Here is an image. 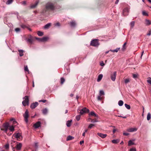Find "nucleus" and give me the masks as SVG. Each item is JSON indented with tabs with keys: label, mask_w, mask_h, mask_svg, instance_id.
I'll return each instance as SVG.
<instances>
[{
	"label": "nucleus",
	"mask_w": 151,
	"mask_h": 151,
	"mask_svg": "<svg viewBox=\"0 0 151 151\" xmlns=\"http://www.w3.org/2000/svg\"><path fill=\"white\" fill-rule=\"evenodd\" d=\"M56 5L55 2H48L46 4L45 7L47 10H54Z\"/></svg>",
	"instance_id": "nucleus-1"
},
{
	"label": "nucleus",
	"mask_w": 151,
	"mask_h": 151,
	"mask_svg": "<svg viewBox=\"0 0 151 151\" xmlns=\"http://www.w3.org/2000/svg\"><path fill=\"white\" fill-rule=\"evenodd\" d=\"M15 143V142L14 141H12L11 143L12 147V150L13 151H17L20 150L21 149V147H22V144L19 143L18 144H17L15 147H13L14 145L13 144Z\"/></svg>",
	"instance_id": "nucleus-2"
},
{
	"label": "nucleus",
	"mask_w": 151,
	"mask_h": 151,
	"mask_svg": "<svg viewBox=\"0 0 151 151\" xmlns=\"http://www.w3.org/2000/svg\"><path fill=\"white\" fill-rule=\"evenodd\" d=\"M99 41L98 39L92 40L91 41L90 45L94 47H98L99 45Z\"/></svg>",
	"instance_id": "nucleus-3"
},
{
	"label": "nucleus",
	"mask_w": 151,
	"mask_h": 151,
	"mask_svg": "<svg viewBox=\"0 0 151 151\" xmlns=\"http://www.w3.org/2000/svg\"><path fill=\"white\" fill-rule=\"evenodd\" d=\"M9 127V124L8 122L5 123L3 124L2 127L1 128V130L4 131L6 133H7Z\"/></svg>",
	"instance_id": "nucleus-4"
},
{
	"label": "nucleus",
	"mask_w": 151,
	"mask_h": 151,
	"mask_svg": "<svg viewBox=\"0 0 151 151\" xmlns=\"http://www.w3.org/2000/svg\"><path fill=\"white\" fill-rule=\"evenodd\" d=\"M78 112L80 111L79 113L80 114L82 115L84 113H88L89 112V110L88 109H87L86 107H84L82 109H78Z\"/></svg>",
	"instance_id": "nucleus-5"
},
{
	"label": "nucleus",
	"mask_w": 151,
	"mask_h": 151,
	"mask_svg": "<svg viewBox=\"0 0 151 151\" xmlns=\"http://www.w3.org/2000/svg\"><path fill=\"white\" fill-rule=\"evenodd\" d=\"M24 99V100L22 101V104L24 106H26V105H28L29 104V99L28 96H25Z\"/></svg>",
	"instance_id": "nucleus-6"
},
{
	"label": "nucleus",
	"mask_w": 151,
	"mask_h": 151,
	"mask_svg": "<svg viewBox=\"0 0 151 151\" xmlns=\"http://www.w3.org/2000/svg\"><path fill=\"white\" fill-rule=\"evenodd\" d=\"M13 136L14 137L16 138L19 141L22 139V137L21 134L20 133H15L13 134Z\"/></svg>",
	"instance_id": "nucleus-7"
},
{
	"label": "nucleus",
	"mask_w": 151,
	"mask_h": 151,
	"mask_svg": "<svg viewBox=\"0 0 151 151\" xmlns=\"http://www.w3.org/2000/svg\"><path fill=\"white\" fill-rule=\"evenodd\" d=\"M23 116L24 117V121L27 123L28 122V118L29 117V111L28 110H26L25 113L23 114Z\"/></svg>",
	"instance_id": "nucleus-8"
},
{
	"label": "nucleus",
	"mask_w": 151,
	"mask_h": 151,
	"mask_svg": "<svg viewBox=\"0 0 151 151\" xmlns=\"http://www.w3.org/2000/svg\"><path fill=\"white\" fill-rule=\"evenodd\" d=\"M116 75V72L115 71L114 72L113 74H111V78L112 81H115Z\"/></svg>",
	"instance_id": "nucleus-9"
},
{
	"label": "nucleus",
	"mask_w": 151,
	"mask_h": 151,
	"mask_svg": "<svg viewBox=\"0 0 151 151\" xmlns=\"http://www.w3.org/2000/svg\"><path fill=\"white\" fill-rule=\"evenodd\" d=\"M38 105V102H36L35 103H32L30 105V107L32 109H35Z\"/></svg>",
	"instance_id": "nucleus-10"
},
{
	"label": "nucleus",
	"mask_w": 151,
	"mask_h": 151,
	"mask_svg": "<svg viewBox=\"0 0 151 151\" xmlns=\"http://www.w3.org/2000/svg\"><path fill=\"white\" fill-rule=\"evenodd\" d=\"M36 39L37 40H38L40 41H47L48 39V38L47 37H43L42 38H36Z\"/></svg>",
	"instance_id": "nucleus-11"
},
{
	"label": "nucleus",
	"mask_w": 151,
	"mask_h": 151,
	"mask_svg": "<svg viewBox=\"0 0 151 151\" xmlns=\"http://www.w3.org/2000/svg\"><path fill=\"white\" fill-rule=\"evenodd\" d=\"M41 123L40 122H38L36 123L34 125L33 127L36 129L40 127Z\"/></svg>",
	"instance_id": "nucleus-12"
},
{
	"label": "nucleus",
	"mask_w": 151,
	"mask_h": 151,
	"mask_svg": "<svg viewBox=\"0 0 151 151\" xmlns=\"http://www.w3.org/2000/svg\"><path fill=\"white\" fill-rule=\"evenodd\" d=\"M137 129L135 128H131L127 129V131L129 132H133L136 131Z\"/></svg>",
	"instance_id": "nucleus-13"
},
{
	"label": "nucleus",
	"mask_w": 151,
	"mask_h": 151,
	"mask_svg": "<svg viewBox=\"0 0 151 151\" xmlns=\"http://www.w3.org/2000/svg\"><path fill=\"white\" fill-rule=\"evenodd\" d=\"M39 3V1L38 0H37L35 2V3L34 4H32L31 6V8H35L37 5H38V4Z\"/></svg>",
	"instance_id": "nucleus-14"
},
{
	"label": "nucleus",
	"mask_w": 151,
	"mask_h": 151,
	"mask_svg": "<svg viewBox=\"0 0 151 151\" xmlns=\"http://www.w3.org/2000/svg\"><path fill=\"white\" fill-rule=\"evenodd\" d=\"M71 27H75L76 25V23L75 21H72L69 23Z\"/></svg>",
	"instance_id": "nucleus-15"
},
{
	"label": "nucleus",
	"mask_w": 151,
	"mask_h": 151,
	"mask_svg": "<svg viewBox=\"0 0 151 151\" xmlns=\"http://www.w3.org/2000/svg\"><path fill=\"white\" fill-rule=\"evenodd\" d=\"M98 135L99 136L101 137L104 138L106 137L107 136L106 134H103L101 133H98Z\"/></svg>",
	"instance_id": "nucleus-16"
},
{
	"label": "nucleus",
	"mask_w": 151,
	"mask_h": 151,
	"mask_svg": "<svg viewBox=\"0 0 151 151\" xmlns=\"http://www.w3.org/2000/svg\"><path fill=\"white\" fill-rule=\"evenodd\" d=\"M14 127L13 125H12L11 126L9 125V130H10V131L11 132H12V133L14 130Z\"/></svg>",
	"instance_id": "nucleus-17"
},
{
	"label": "nucleus",
	"mask_w": 151,
	"mask_h": 151,
	"mask_svg": "<svg viewBox=\"0 0 151 151\" xmlns=\"http://www.w3.org/2000/svg\"><path fill=\"white\" fill-rule=\"evenodd\" d=\"M89 115H91L96 117H98V116L96 114L94 111H91L89 114Z\"/></svg>",
	"instance_id": "nucleus-18"
},
{
	"label": "nucleus",
	"mask_w": 151,
	"mask_h": 151,
	"mask_svg": "<svg viewBox=\"0 0 151 151\" xmlns=\"http://www.w3.org/2000/svg\"><path fill=\"white\" fill-rule=\"evenodd\" d=\"M103 77V75L101 74H100L98 77V78L97 79V81L98 82L100 81L102 79Z\"/></svg>",
	"instance_id": "nucleus-19"
},
{
	"label": "nucleus",
	"mask_w": 151,
	"mask_h": 151,
	"mask_svg": "<svg viewBox=\"0 0 151 151\" xmlns=\"http://www.w3.org/2000/svg\"><path fill=\"white\" fill-rule=\"evenodd\" d=\"M72 122V120H70L68 121L66 123V125L68 127H70L71 125V123Z\"/></svg>",
	"instance_id": "nucleus-20"
},
{
	"label": "nucleus",
	"mask_w": 151,
	"mask_h": 151,
	"mask_svg": "<svg viewBox=\"0 0 151 151\" xmlns=\"http://www.w3.org/2000/svg\"><path fill=\"white\" fill-rule=\"evenodd\" d=\"M18 52H19V55L20 56H22L23 55V50H19Z\"/></svg>",
	"instance_id": "nucleus-21"
},
{
	"label": "nucleus",
	"mask_w": 151,
	"mask_h": 151,
	"mask_svg": "<svg viewBox=\"0 0 151 151\" xmlns=\"http://www.w3.org/2000/svg\"><path fill=\"white\" fill-rule=\"evenodd\" d=\"M135 22L134 21H132L130 23V28L131 29L133 28L134 26Z\"/></svg>",
	"instance_id": "nucleus-22"
},
{
	"label": "nucleus",
	"mask_w": 151,
	"mask_h": 151,
	"mask_svg": "<svg viewBox=\"0 0 151 151\" xmlns=\"http://www.w3.org/2000/svg\"><path fill=\"white\" fill-rule=\"evenodd\" d=\"M120 49V48H116V49L114 50H110L109 51H111L113 52H118V50H119Z\"/></svg>",
	"instance_id": "nucleus-23"
},
{
	"label": "nucleus",
	"mask_w": 151,
	"mask_h": 151,
	"mask_svg": "<svg viewBox=\"0 0 151 151\" xmlns=\"http://www.w3.org/2000/svg\"><path fill=\"white\" fill-rule=\"evenodd\" d=\"M74 137H73L72 136H68L67 137L66 140L67 141H68L71 140H72L73 139H74Z\"/></svg>",
	"instance_id": "nucleus-24"
},
{
	"label": "nucleus",
	"mask_w": 151,
	"mask_h": 151,
	"mask_svg": "<svg viewBox=\"0 0 151 151\" xmlns=\"http://www.w3.org/2000/svg\"><path fill=\"white\" fill-rule=\"evenodd\" d=\"M145 24L147 25H149L151 24V21L147 19L145 20Z\"/></svg>",
	"instance_id": "nucleus-25"
},
{
	"label": "nucleus",
	"mask_w": 151,
	"mask_h": 151,
	"mask_svg": "<svg viewBox=\"0 0 151 151\" xmlns=\"http://www.w3.org/2000/svg\"><path fill=\"white\" fill-rule=\"evenodd\" d=\"M51 26V24L50 23H48L46 25H45L44 26V28L45 29H48Z\"/></svg>",
	"instance_id": "nucleus-26"
},
{
	"label": "nucleus",
	"mask_w": 151,
	"mask_h": 151,
	"mask_svg": "<svg viewBox=\"0 0 151 151\" xmlns=\"http://www.w3.org/2000/svg\"><path fill=\"white\" fill-rule=\"evenodd\" d=\"M119 142V140L118 139H114L112 141V142L114 144H117Z\"/></svg>",
	"instance_id": "nucleus-27"
},
{
	"label": "nucleus",
	"mask_w": 151,
	"mask_h": 151,
	"mask_svg": "<svg viewBox=\"0 0 151 151\" xmlns=\"http://www.w3.org/2000/svg\"><path fill=\"white\" fill-rule=\"evenodd\" d=\"M134 145V143L131 140H129L128 142V145L129 146Z\"/></svg>",
	"instance_id": "nucleus-28"
},
{
	"label": "nucleus",
	"mask_w": 151,
	"mask_h": 151,
	"mask_svg": "<svg viewBox=\"0 0 151 151\" xmlns=\"http://www.w3.org/2000/svg\"><path fill=\"white\" fill-rule=\"evenodd\" d=\"M151 115L150 113H148L147 116V120H149L151 119Z\"/></svg>",
	"instance_id": "nucleus-29"
},
{
	"label": "nucleus",
	"mask_w": 151,
	"mask_h": 151,
	"mask_svg": "<svg viewBox=\"0 0 151 151\" xmlns=\"http://www.w3.org/2000/svg\"><path fill=\"white\" fill-rule=\"evenodd\" d=\"M37 34L40 36H42L43 35V33L40 31L37 32Z\"/></svg>",
	"instance_id": "nucleus-30"
},
{
	"label": "nucleus",
	"mask_w": 151,
	"mask_h": 151,
	"mask_svg": "<svg viewBox=\"0 0 151 151\" xmlns=\"http://www.w3.org/2000/svg\"><path fill=\"white\" fill-rule=\"evenodd\" d=\"M42 113L44 114H46L48 111L47 109H45L42 110Z\"/></svg>",
	"instance_id": "nucleus-31"
},
{
	"label": "nucleus",
	"mask_w": 151,
	"mask_h": 151,
	"mask_svg": "<svg viewBox=\"0 0 151 151\" xmlns=\"http://www.w3.org/2000/svg\"><path fill=\"white\" fill-rule=\"evenodd\" d=\"M123 103V101L122 100H119L118 102V105L120 106H122Z\"/></svg>",
	"instance_id": "nucleus-32"
},
{
	"label": "nucleus",
	"mask_w": 151,
	"mask_h": 151,
	"mask_svg": "<svg viewBox=\"0 0 151 151\" xmlns=\"http://www.w3.org/2000/svg\"><path fill=\"white\" fill-rule=\"evenodd\" d=\"M13 1V0H8L6 3V4H11Z\"/></svg>",
	"instance_id": "nucleus-33"
},
{
	"label": "nucleus",
	"mask_w": 151,
	"mask_h": 151,
	"mask_svg": "<svg viewBox=\"0 0 151 151\" xmlns=\"http://www.w3.org/2000/svg\"><path fill=\"white\" fill-rule=\"evenodd\" d=\"M127 44V42H125L124 43V45H123L122 48V50H124L125 49H126V45Z\"/></svg>",
	"instance_id": "nucleus-34"
},
{
	"label": "nucleus",
	"mask_w": 151,
	"mask_h": 151,
	"mask_svg": "<svg viewBox=\"0 0 151 151\" xmlns=\"http://www.w3.org/2000/svg\"><path fill=\"white\" fill-rule=\"evenodd\" d=\"M24 70L25 71L28 72V73L29 72V70L27 66L26 65L24 66Z\"/></svg>",
	"instance_id": "nucleus-35"
},
{
	"label": "nucleus",
	"mask_w": 151,
	"mask_h": 151,
	"mask_svg": "<svg viewBox=\"0 0 151 151\" xmlns=\"http://www.w3.org/2000/svg\"><path fill=\"white\" fill-rule=\"evenodd\" d=\"M125 107L128 109H130L131 108L130 106L127 104H125Z\"/></svg>",
	"instance_id": "nucleus-36"
},
{
	"label": "nucleus",
	"mask_w": 151,
	"mask_h": 151,
	"mask_svg": "<svg viewBox=\"0 0 151 151\" xmlns=\"http://www.w3.org/2000/svg\"><path fill=\"white\" fill-rule=\"evenodd\" d=\"M33 40L32 38H29L27 40V41L28 42L31 44H32L33 42Z\"/></svg>",
	"instance_id": "nucleus-37"
},
{
	"label": "nucleus",
	"mask_w": 151,
	"mask_h": 151,
	"mask_svg": "<svg viewBox=\"0 0 151 151\" xmlns=\"http://www.w3.org/2000/svg\"><path fill=\"white\" fill-rule=\"evenodd\" d=\"M81 115L80 114V115H77L76 116V119L78 121L80 119L81 116Z\"/></svg>",
	"instance_id": "nucleus-38"
},
{
	"label": "nucleus",
	"mask_w": 151,
	"mask_h": 151,
	"mask_svg": "<svg viewBox=\"0 0 151 151\" xmlns=\"http://www.w3.org/2000/svg\"><path fill=\"white\" fill-rule=\"evenodd\" d=\"M94 126V124H90L88 126V129H91L92 128V127H93Z\"/></svg>",
	"instance_id": "nucleus-39"
},
{
	"label": "nucleus",
	"mask_w": 151,
	"mask_h": 151,
	"mask_svg": "<svg viewBox=\"0 0 151 151\" xmlns=\"http://www.w3.org/2000/svg\"><path fill=\"white\" fill-rule=\"evenodd\" d=\"M60 80H61V82H60L61 84H63L65 81V79L63 78H61L60 79Z\"/></svg>",
	"instance_id": "nucleus-40"
},
{
	"label": "nucleus",
	"mask_w": 151,
	"mask_h": 151,
	"mask_svg": "<svg viewBox=\"0 0 151 151\" xmlns=\"http://www.w3.org/2000/svg\"><path fill=\"white\" fill-rule=\"evenodd\" d=\"M21 27L22 28L24 29H25V28H27V26L26 25H24V24H22L21 25Z\"/></svg>",
	"instance_id": "nucleus-41"
},
{
	"label": "nucleus",
	"mask_w": 151,
	"mask_h": 151,
	"mask_svg": "<svg viewBox=\"0 0 151 151\" xmlns=\"http://www.w3.org/2000/svg\"><path fill=\"white\" fill-rule=\"evenodd\" d=\"M5 147L6 149L7 150L9 149V144H7L5 146Z\"/></svg>",
	"instance_id": "nucleus-42"
},
{
	"label": "nucleus",
	"mask_w": 151,
	"mask_h": 151,
	"mask_svg": "<svg viewBox=\"0 0 151 151\" xmlns=\"http://www.w3.org/2000/svg\"><path fill=\"white\" fill-rule=\"evenodd\" d=\"M125 83L127 84L129 83L130 81V80L129 79H125L124 80Z\"/></svg>",
	"instance_id": "nucleus-43"
},
{
	"label": "nucleus",
	"mask_w": 151,
	"mask_h": 151,
	"mask_svg": "<svg viewBox=\"0 0 151 151\" xmlns=\"http://www.w3.org/2000/svg\"><path fill=\"white\" fill-rule=\"evenodd\" d=\"M104 92L103 91L101 90L99 92V95L101 96L102 95H104Z\"/></svg>",
	"instance_id": "nucleus-44"
},
{
	"label": "nucleus",
	"mask_w": 151,
	"mask_h": 151,
	"mask_svg": "<svg viewBox=\"0 0 151 151\" xmlns=\"http://www.w3.org/2000/svg\"><path fill=\"white\" fill-rule=\"evenodd\" d=\"M102 99V97H101V96H99L97 97V100L98 101L101 100Z\"/></svg>",
	"instance_id": "nucleus-45"
},
{
	"label": "nucleus",
	"mask_w": 151,
	"mask_h": 151,
	"mask_svg": "<svg viewBox=\"0 0 151 151\" xmlns=\"http://www.w3.org/2000/svg\"><path fill=\"white\" fill-rule=\"evenodd\" d=\"M54 25L55 26H57L58 27L60 26V24L59 22H58L56 23Z\"/></svg>",
	"instance_id": "nucleus-46"
},
{
	"label": "nucleus",
	"mask_w": 151,
	"mask_h": 151,
	"mask_svg": "<svg viewBox=\"0 0 151 151\" xmlns=\"http://www.w3.org/2000/svg\"><path fill=\"white\" fill-rule=\"evenodd\" d=\"M98 121L97 120V119H92V120L91 121V122H97Z\"/></svg>",
	"instance_id": "nucleus-47"
},
{
	"label": "nucleus",
	"mask_w": 151,
	"mask_h": 151,
	"mask_svg": "<svg viewBox=\"0 0 151 151\" xmlns=\"http://www.w3.org/2000/svg\"><path fill=\"white\" fill-rule=\"evenodd\" d=\"M142 13V14L143 15L146 16L148 15L147 14L145 11H143Z\"/></svg>",
	"instance_id": "nucleus-48"
},
{
	"label": "nucleus",
	"mask_w": 151,
	"mask_h": 151,
	"mask_svg": "<svg viewBox=\"0 0 151 151\" xmlns=\"http://www.w3.org/2000/svg\"><path fill=\"white\" fill-rule=\"evenodd\" d=\"M132 76L133 78H136L137 77V75L135 74H133Z\"/></svg>",
	"instance_id": "nucleus-49"
},
{
	"label": "nucleus",
	"mask_w": 151,
	"mask_h": 151,
	"mask_svg": "<svg viewBox=\"0 0 151 151\" xmlns=\"http://www.w3.org/2000/svg\"><path fill=\"white\" fill-rule=\"evenodd\" d=\"M46 101L47 100L44 99L41 100L39 101V102H42L43 103H45L46 102Z\"/></svg>",
	"instance_id": "nucleus-50"
},
{
	"label": "nucleus",
	"mask_w": 151,
	"mask_h": 151,
	"mask_svg": "<svg viewBox=\"0 0 151 151\" xmlns=\"http://www.w3.org/2000/svg\"><path fill=\"white\" fill-rule=\"evenodd\" d=\"M148 83L151 84V78H149L147 81Z\"/></svg>",
	"instance_id": "nucleus-51"
},
{
	"label": "nucleus",
	"mask_w": 151,
	"mask_h": 151,
	"mask_svg": "<svg viewBox=\"0 0 151 151\" xmlns=\"http://www.w3.org/2000/svg\"><path fill=\"white\" fill-rule=\"evenodd\" d=\"M129 151H136V149L135 148H131L130 150Z\"/></svg>",
	"instance_id": "nucleus-52"
},
{
	"label": "nucleus",
	"mask_w": 151,
	"mask_h": 151,
	"mask_svg": "<svg viewBox=\"0 0 151 151\" xmlns=\"http://www.w3.org/2000/svg\"><path fill=\"white\" fill-rule=\"evenodd\" d=\"M20 30V28H17L15 29V30L16 32H18Z\"/></svg>",
	"instance_id": "nucleus-53"
},
{
	"label": "nucleus",
	"mask_w": 151,
	"mask_h": 151,
	"mask_svg": "<svg viewBox=\"0 0 151 151\" xmlns=\"http://www.w3.org/2000/svg\"><path fill=\"white\" fill-rule=\"evenodd\" d=\"M124 135L125 136H127L129 135V134L128 133L124 132L123 133Z\"/></svg>",
	"instance_id": "nucleus-54"
},
{
	"label": "nucleus",
	"mask_w": 151,
	"mask_h": 151,
	"mask_svg": "<svg viewBox=\"0 0 151 151\" xmlns=\"http://www.w3.org/2000/svg\"><path fill=\"white\" fill-rule=\"evenodd\" d=\"M100 65L102 66H103L104 65V64L103 61L100 63Z\"/></svg>",
	"instance_id": "nucleus-55"
},
{
	"label": "nucleus",
	"mask_w": 151,
	"mask_h": 151,
	"mask_svg": "<svg viewBox=\"0 0 151 151\" xmlns=\"http://www.w3.org/2000/svg\"><path fill=\"white\" fill-rule=\"evenodd\" d=\"M128 11V10L127 9V8L124 9L123 10V13H124L125 12H127Z\"/></svg>",
	"instance_id": "nucleus-56"
},
{
	"label": "nucleus",
	"mask_w": 151,
	"mask_h": 151,
	"mask_svg": "<svg viewBox=\"0 0 151 151\" xmlns=\"http://www.w3.org/2000/svg\"><path fill=\"white\" fill-rule=\"evenodd\" d=\"M13 123L14 124H15L17 123V122L15 120H14L13 121Z\"/></svg>",
	"instance_id": "nucleus-57"
},
{
	"label": "nucleus",
	"mask_w": 151,
	"mask_h": 151,
	"mask_svg": "<svg viewBox=\"0 0 151 151\" xmlns=\"http://www.w3.org/2000/svg\"><path fill=\"white\" fill-rule=\"evenodd\" d=\"M84 142V141L83 140H82V141H81L80 142V145H82V144Z\"/></svg>",
	"instance_id": "nucleus-58"
},
{
	"label": "nucleus",
	"mask_w": 151,
	"mask_h": 151,
	"mask_svg": "<svg viewBox=\"0 0 151 151\" xmlns=\"http://www.w3.org/2000/svg\"><path fill=\"white\" fill-rule=\"evenodd\" d=\"M151 31H150L147 34V35L150 36L151 35Z\"/></svg>",
	"instance_id": "nucleus-59"
},
{
	"label": "nucleus",
	"mask_w": 151,
	"mask_h": 151,
	"mask_svg": "<svg viewBox=\"0 0 151 151\" xmlns=\"http://www.w3.org/2000/svg\"><path fill=\"white\" fill-rule=\"evenodd\" d=\"M92 120V119L91 118H88V119H87V121H88V122H89V121H90L91 120H91Z\"/></svg>",
	"instance_id": "nucleus-60"
},
{
	"label": "nucleus",
	"mask_w": 151,
	"mask_h": 151,
	"mask_svg": "<svg viewBox=\"0 0 151 151\" xmlns=\"http://www.w3.org/2000/svg\"><path fill=\"white\" fill-rule=\"evenodd\" d=\"M144 53V51H143L142 52V53H141V58H142V57Z\"/></svg>",
	"instance_id": "nucleus-61"
},
{
	"label": "nucleus",
	"mask_w": 151,
	"mask_h": 151,
	"mask_svg": "<svg viewBox=\"0 0 151 151\" xmlns=\"http://www.w3.org/2000/svg\"><path fill=\"white\" fill-rule=\"evenodd\" d=\"M14 120H15V119H14V118H12L10 119V121H13V122Z\"/></svg>",
	"instance_id": "nucleus-62"
},
{
	"label": "nucleus",
	"mask_w": 151,
	"mask_h": 151,
	"mask_svg": "<svg viewBox=\"0 0 151 151\" xmlns=\"http://www.w3.org/2000/svg\"><path fill=\"white\" fill-rule=\"evenodd\" d=\"M27 29L29 30L30 31H32L31 29L30 28H29L28 27H27Z\"/></svg>",
	"instance_id": "nucleus-63"
},
{
	"label": "nucleus",
	"mask_w": 151,
	"mask_h": 151,
	"mask_svg": "<svg viewBox=\"0 0 151 151\" xmlns=\"http://www.w3.org/2000/svg\"><path fill=\"white\" fill-rule=\"evenodd\" d=\"M119 1V0H116L115 2V4H117Z\"/></svg>",
	"instance_id": "nucleus-64"
}]
</instances>
